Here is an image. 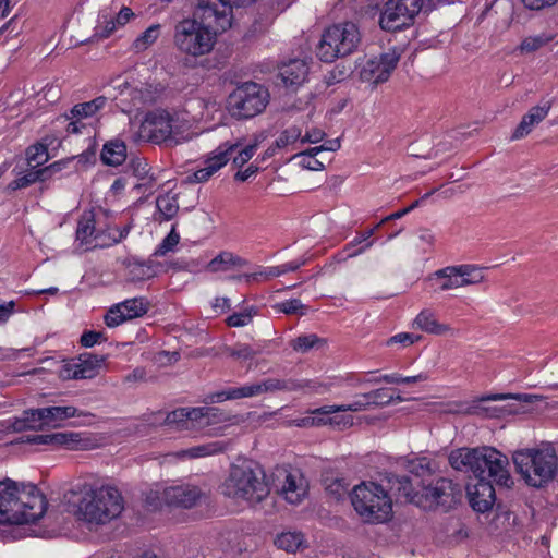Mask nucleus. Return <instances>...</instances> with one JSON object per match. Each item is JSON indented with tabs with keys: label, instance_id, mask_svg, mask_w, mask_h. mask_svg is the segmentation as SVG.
<instances>
[{
	"label": "nucleus",
	"instance_id": "51",
	"mask_svg": "<svg viewBox=\"0 0 558 558\" xmlns=\"http://www.w3.org/2000/svg\"><path fill=\"white\" fill-rule=\"evenodd\" d=\"M140 86V93L143 105H148L155 102L159 96L161 95L163 87L159 84H150V83H137Z\"/></svg>",
	"mask_w": 558,
	"mask_h": 558
},
{
	"label": "nucleus",
	"instance_id": "63",
	"mask_svg": "<svg viewBox=\"0 0 558 558\" xmlns=\"http://www.w3.org/2000/svg\"><path fill=\"white\" fill-rule=\"evenodd\" d=\"M257 150V144L246 145L244 148L238 151L236 156L233 157V165L235 167H243L246 162H248Z\"/></svg>",
	"mask_w": 558,
	"mask_h": 558
},
{
	"label": "nucleus",
	"instance_id": "41",
	"mask_svg": "<svg viewBox=\"0 0 558 558\" xmlns=\"http://www.w3.org/2000/svg\"><path fill=\"white\" fill-rule=\"evenodd\" d=\"M192 408H178L167 413L163 424L178 430L190 432Z\"/></svg>",
	"mask_w": 558,
	"mask_h": 558
},
{
	"label": "nucleus",
	"instance_id": "58",
	"mask_svg": "<svg viewBox=\"0 0 558 558\" xmlns=\"http://www.w3.org/2000/svg\"><path fill=\"white\" fill-rule=\"evenodd\" d=\"M316 155L317 154L312 153V148H311L304 153L296 154L294 156V158L300 159V166L302 168L307 169V170H313V171H320L324 169V163L315 158Z\"/></svg>",
	"mask_w": 558,
	"mask_h": 558
},
{
	"label": "nucleus",
	"instance_id": "23",
	"mask_svg": "<svg viewBox=\"0 0 558 558\" xmlns=\"http://www.w3.org/2000/svg\"><path fill=\"white\" fill-rule=\"evenodd\" d=\"M477 483L468 487V496L471 507L477 512H486L495 501V489L488 480V475L477 476ZM489 480H492L489 477Z\"/></svg>",
	"mask_w": 558,
	"mask_h": 558
},
{
	"label": "nucleus",
	"instance_id": "49",
	"mask_svg": "<svg viewBox=\"0 0 558 558\" xmlns=\"http://www.w3.org/2000/svg\"><path fill=\"white\" fill-rule=\"evenodd\" d=\"M301 135L302 130L296 125H292L280 133L275 142L276 147L281 149L292 146L296 144L298 141L301 142Z\"/></svg>",
	"mask_w": 558,
	"mask_h": 558
},
{
	"label": "nucleus",
	"instance_id": "14",
	"mask_svg": "<svg viewBox=\"0 0 558 558\" xmlns=\"http://www.w3.org/2000/svg\"><path fill=\"white\" fill-rule=\"evenodd\" d=\"M434 277L441 281L440 291L474 286L485 279L484 268L471 264L445 267L435 271Z\"/></svg>",
	"mask_w": 558,
	"mask_h": 558
},
{
	"label": "nucleus",
	"instance_id": "6",
	"mask_svg": "<svg viewBox=\"0 0 558 558\" xmlns=\"http://www.w3.org/2000/svg\"><path fill=\"white\" fill-rule=\"evenodd\" d=\"M517 471L533 487H541L554 478L557 470V453L550 444L518 450L512 457Z\"/></svg>",
	"mask_w": 558,
	"mask_h": 558
},
{
	"label": "nucleus",
	"instance_id": "11",
	"mask_svg": "<svg viewBox=\"0 0 558 558\" xmlns=\"http://www.w3.org/2000/svg\"><path fill=\"white\" fill-rule=\"evenodd\" d=\"M438 3L428 0H388L380 15V27L389 32L399 31L409 26L424 8L432 10Z\"/></svg>",
	"mask_w": 558,
	"mask_h": 558
},
{
	"label": "nucleus",
	"instance_id": "25",
	"mask_svg": "<svg viewBox=\"0 0 558 558\" xmlns=\"http://www.w3.org/2000/svg\"><path fill=\"white\" fill-rule=\"evenodd\" d=\"M307 481L300 472H286L280 493L288 502L300 504L307 495Z\"/></svg>",
	"mask_w": 558,
	"mask_h": 558
},
{
	"label": "nucleus",
	"instance_id": "43",
	"mask_svg": "<svg viewBox=\"0 0 558 558\" xmlns=\"http://www.w3.org/2000/svg\"><path fill=\"white\" fill-rule=\"evenodd\" d=\"M45 171L46 170L34 169V167L31 168L25 173L11 181L7 186V191L14 192L27 187L37 181H45Z\"/></svg>",
	"mask_w": 558,
	"mask_h": 558
},
{
	"label": "nucleus",
	"instance_id": "64",
	"mask_svg": "<svg viewBox=\"0 0 558 558\" xmlns=\"http://www.w3.org/2000/svg\"><path fill=\"white\" fill-rule=\"evenodd\" d=\"M256 385L258 389V396L281 391V379L279 378H266L262 381H257Z\"/></svg>",
	"mask_w": 558,
	"mask_h": 558
},
{
	"label": "nucleus",
	"instance_id": "29",
	"mask_svg": "<svg viewBox=\"0 0 558 558\" xmlns=\"http://www.w3.org/2000/svg\"><path fill=\"white\" fill-rule=\"evenodd\" d=\"M550 104L546 102L543 106H535L523 116L521 122L512 134L513 140H519L530 134L535 125L542 122L550 110Z\"/></svg>",
	"mask_w": 558,
	"mask_h": 558
},
{
	"label": "nucleus",
	"instance_id": "47",
	"mask_svg": "<svg viewBox=\"0 0 558 558\" xmlns=\"http://www.w3.org/2000/svg\"><path fill=\"white\" fill-rule=\"evenodd\" d=\"M550 40L551 37L546 34L531 35L521 41L518 49L524 54L533 53L546 46Z\"/></svg>",
	"mask_w": 558,
	"mask_h": 558
},
{
	"label": "nucleus",
	"instance_id": "37",
	"mask_svg": "<svg viewBox=\"0 0 558 558\" xmlns=\"http://www.w3.org/2000/svg\"><path fill=\"white\" fill-rule=\"evenodd\" d=\"M275 545L287 553H296L306 547L304 535L296 531H287L277 535Z\"/></svg>",
	"mask_w": 558,
	"mask_h": 558
},
{
	"label": "nucleus",
	"instance_id": "54",
	"mask_svg": "<svg viewBox=\"0 0 558 558\" xmlns=\"http://www.w3.org/2000/svg\"><path fill=\"white\" fill-rule=\"evenodd\" d=\"M226 352L229 356L240 361L252 360L258 353L251 345L245 343H238L234 347H227Z\"/></svg>",
	"mask_w": 558,
	"mask_h": 558
},
{
	"label": "nucleus",
	"instance_id": "44",
	"mask_svg": "<svg viewBox=\"0 0 558 558\" xmlns=\"http://www.w3.org/2000/svg\"><path fill=\"white\" fill-rule=\"evenodd\" d=\"M325 345V340L315 333L301 335L290 341V347L299 353H306L312 349H319Z\"/></svg>",
	"mask_w": 558,
	"mask_h": 558
},
{
	"label": "nucleus",
	"instance_id": "38",
	"mask_svg": "<svg viewBox=\"0 0 558 558\" xmlns=\"http://www.w3.org/2000/svg\"><path fill=\"white\" fill-rule=\"evenodd\" d=\"M404 468L409 473L421 478L420 483H425L434 473L433 462L427 457H414L412 459H407Z\"/></svg>",
	"mask_w": 558,
	"mask_h": 558
},
{
	"label": "nucleus",
	"instance_id": "39",
	"mask_svg": "<svg viewBox=\"0 0 558 558\" xmlns=\"http://www.w3.org/2000/svg\"><path fill=\"white\" fill-rule=\"evenodd\" d=\"M108 101L105 96L96 97L95 99L86 102L75 105L70 111V119H86L94 117L101 110Z\"/></svg>",
	"mask_w": 558,
	"mask_h": 558
},
{
	"label": "nucleus",
	"instance_id": "26",
	"mask_svg": "<svg viewBox=\"0 0 558 558\" xmlns=\"http://www.w3.org/2000/svg\"><path fill=\"white\" fill-rule=\"evenodd\" d=\"M308 70L305 60L292 59L279 68V76L286 86H300L305 82Z\"/></svg>",
	"mask_w": 558,
	"mask_h": 558
},
{
	"label": "nucleus",
	"instance_id": "55",
	"mask_svg": "<svg viewBox=\"0 0 558 558\" xmlns=\"http://www.w3.org/2000/svg\"><path fill=\"white\" fill-rule=\"evenodd\" d=\"M274 310L287 315H304L306 313V306L299 299H292L277 303L274 305Z\"/></svg>",
	"mask_w": 558,
	"mask_h": 558
},
{
	"label": "nucleus",
	"instance_id": "18",
	"mask_svg": "<svg viewBox=\"0 0 558 558\" xmlns=\"http://www.w3.org/2000/svg\"><path fill=\"white\" fill-rule=\"evenodd\" d=\"M400 54L392 50L367 60L360 70V78L373 85L386 82L396 69Z\"/></svg>",
	"mask_w": 558,
	"mask_h": 558
},
{
	"label": "nucleus",
	"instance_id": "31",
	"mask_svg": "<svg viewBox=\"0 0 558 558\" xmlns=\"http://www.w3.org/2000/svg\"><path fill=\"white\" fill-rule=\"evenodd\" d=\"M46 417L47 428H57L68 418L90 415L73 405H54L43 408Z\"/></svg>",
	"mask_w": 558,
	"mask_h": 558
},
{
	"label": "nucleus",
	"instance_id": "60",
	"mask_svg": "<svg viewBox=\"0 0 558 558\" xmlns=\"http://www.w3.org/2000/svg\"><path fill=\"white\" fill-rule=\"evenodd\" d=\"M329 427L338 430L347 429L353 426L354 417L347 412H332L330 415Z\"/></svg>",
	"mask_w": 558,
	"mask_h": 558
},
{
	"label": "nucleus",
	"instance_id": "19",
	"mask_svg": "<svg viewBox=\"0 0 558 558\" xmlns=\"http://www.w3.org/2000/svg\"><path fill=\"white\" fill-rule=\"evenodd\" d=\"M421 488L422 507L424 509H432L439 505H445L453 496V484L450 480L438 477L430 483H417Z\"/></svg>",
	"mask_w": 558,
	"mask_h": 558
},
{
	"label": "nucleus",
	"instance_id": "2",
	"mask_svg": "<svg viewBox=\"0 0 558 558\" xmlns=\"http://www.w3.org/2000/svg\"><path fill=\"white\" fill-rule=\"evenodd\" d=\"M47 500L33 484L0 481V524H25L40 519Z\"/></svg>",
	"mask_w": 558,
	"mask_h": 558
},
{
	"label": "nucleus",
	"instance_id": "20",
	"mask_svg": "<svg viewBox=\"0 0 558 558\" xmlns=\"http://www.w3.org/2000/svg\"><path fill=\"white\" fill-rule=\"evenodd\" d=\"M129 229L120 232L119 236H112L109 241H100L101 234L96 229L95 216L92 211L84 213L77 223L76 238L81 243L93 244L94 246L101 245L108 246L112 243H118L120 240L126 236Z\"/></svg>",
	"mask_w": 558,
	"mask_h": 558
},
{
	"label": "nucleus",
	"instance_id": "13",
	"mask_svg": "<svg viewBox=\"0 0 558 558\" xmlns=\"http://www.w3.org/2000/svg\"><path fill=\"white\" fill-rule=\"evenodd\" d=\"M194 16L211 32H215L217 37L232 26L234 19L233 9L229 2L223 0H201Z\"/></svg>",
	"mask_w": 558,
	"mask_h": 558
},
{
	"label": "nucleus",
	"instance_id": "8",
	"mask_svg": "<svg viewBox=\"0 0 558 558\" xmlns=\"http://www.w3.org/2000/svg\"><path fill=\"white\" fill-rule=\"evenodd\" d=\"M216 43V33L195 17L184 19L174 26L173 45L184 56L192 58L207 56L214 50Z\"/></svg>",
	"mask_w": 558,
	"mask_h": 558
},
{
	"label": "nucleus",
	"instance_id": "15",
	"mask_svg": "<svg viewBox=\"0 0 558 558\" xmlns=\"http://www.w3.org/2000/svg\"><path fill=\"white\" fill-rule=\"evenodd\" d=\"M134 17V12L129 7L120 5L112 1L110 5L104 7L97 17L94 28V37L106 39L112 36L118 29L125 26Z\"/></svg>",
	"mask_w": 558,
	"mask_h": 558
},
{
	"label": "nucleus",
	"instance_id": "42",
	"mask_svg": "<svg viewBox=\"0 0 558 558\" xmlns=\"http://www.w3.org/2000/svg\"><path fill=\"white\" fill-rule=\"evenodd\" d=\"M161 25L153 24L141 33L132 43V49L135 52H143L151 47L160 36Z\"/></svg>",
	"mask_w": 558,
	"mask_h": 558
},
{
	"label": "nucleus",
	"instance_id": "59",
	"mask_svg": "<svg viewBox=\"0 0 558 558\" xmlns=\"http://www.w3.org/2000/svg\"><path fill=\"white\" fill-rule=\"evenodd\" d=\"M367 392L361 393L355 397V399L351 403L340 404L337 407L339 412H361L367 410L372 407L371 401L368 400Z\"/></svg>",
	"mask_w": 558,
	"mask_h": 558
},
{
	"label": "nucleus",
	"instance_id": "27",
	"mask_svg": "<svg viewBox=\"0 0 558 558\" xmlns=\"http://www.w3.org/2000/svg\"><path fill=\"white\" fill-rule=\"evenodd\" d=\"M413 325L417 329L430 335L445 336L453 333V329L450 325L439 323L435 312L429 308L422 310L415 317Z\"/></svg>",
	"mask_w": 558,
	"mask_h": 558
},
{
	"label": "nucleus",
	"instance_id": "4",
	"mask_svg": "<svg viewBox=\"0 0 558 558\" xmlns=\"http://www.w3.org/2000/svg\"><path fill=\"white\" fill-rule=\"evenodd\" d=\"M449 463L454 470L470 472L475 477L487 474L500 486L510 487L512 484L507 457L490 447L453 450L449 456Z\"/></svg>",
	"mask_w": 558,
	"mask_h": 558
},
{
	"label": "nucleus",
	"instance_id": "10",
	"mask_svg": "<svg viewBox=\"0 0 558 558\" xmlns=\"http://www.w3.org/2000/svg\"><path fill=\"white\" fill-rule=\"evenodd\" d=\"M268 98L269 94L262 85L248 82L229 95L227 108L236 119H250L266 108Z\"/></svg>",
	"mask_w": 558,
	"mask_h": 558
},
{
	"label": "nucleus",
	"instance_id": "9",
	"mask_svg": "<svg viewBox=\"0 0 558 558\" xmlns=\"http://www.w3.org/2000/svg\"><path fill=\"white\" fill-rule=\"evenodd\" d=\"M361 41L357 26L352 22L339 23L328 27L317 47V57L324 62L352 53Z\"/></svg>",
	"mask_w": 558,
	"mask_h": 558
},
{
	"label": "nucleus",
	"instance_id": "17",
	"mask_svg": "<svg viewBox=\"0 0 558 558\" xmlns=\"http://www.w3.org/2000/svg\"><path fill=\"white\" fill-rule=\"evenodd\" d=\"M240 144L225 142L216 149L205 156L204 166L187 177L191 183L207 182L215 173L223 168L230 160L231 155L238 149Z\"/></svg>",
	"mask_w": 558,
	"mask_h": 558
},
{
	"label": "nucleus",
	"instance_id": "24",
	"mask_svg": "<svg viewBox=\"0 0 558 558\" xmlns=\"http://www.w3.org/2000/svg\"><path fill=\"white\" fill-rule=\"evenodd\" d=\"M34 441L43 445L63 447L69 450H86L89 448L90 440L84 437L83 433L58 432L48 435H38Z\"/></svg>",
	"mask_w": 558,
	"mask_h": 558
},
{
	"label": "nucleus",
	"instance_id": "46",
	"mask_svg": "<svg viewBox=\"0 0 558 558\" xmlns=\"http://www.w3.org/2000/svg\"><path fill=\"white\" fill-rule=\"evenodd\" d=\"M381 225H376L374 228L372 229H368V230H365L364 232H362L360 235H357L356 238H354V240L349 243L345 248H344V252L347 253V257H354L361 253H363L366 248H369L372 245H373V241H369L365 244L364 247H361L359 250H355V246H357L359 244L367 241L374 233L375 231L380 227Z\"/></svg>",
	"mask_w": 558,
	"mask_h": 558
},
{
	"label": "nucleus",
	"instance_id": "61",
	"mask_svg": "<svg viewBox=\"0 0 558 558\" xmlns=\"http://www.w3.org/2000/svg\"><path fill=\"white\" fill-rule=\"evenodd\" d=\"M255 315L253 308L245 310L240 313H234L227 318V325L230 327H244L247 326Z\"/></svg>",
	"mask_w": 558,
	"mask_h": 558
},
{
	"label": "nucleus",
	"instance_id": "1",
	"mask_svg": "<svg viewBox=\"0 0 558 558\" xmlns=\"http://www.w3.org/2000/svg\"><path fill=\"white\" fill-rule=\"evenodd\" d=\"M64 498L77 520L90 525L107 524L124 509L123 497L117 487L96 482L77 483Z\"/></svg>",
	"mask_w": 558,
	"mask_h": 558
},
{
	"label": "nucleus",
	"instance_id": "36",
	"mask_svg": "<svg viewBox=\"0 0 558 558\" xmlns=\"http://www.w3.org/2000/svg\"><path fill=\"white\" fill-rule=\"evenodd\" d=\"M391 489L395 490L400 497H403L407 501L415 504L416 506L422 505L421 489L415 490L411 481L405 476H393L389 480Z\"/></svg>",
	"mask_w": 558,
	"mask_h": 558
},
{
	"label": "nucleus",
	"instance_id": "50",
	"mask_svg": "<svg viewBox=\"0 0 558 558\" xmlns=\"http://www.w3.org/2000/svg\"><path fill=\"white\" fill-rule=\"evenodd\" d=\"M26 157L31 168L43 165L48 159L47 147L44 144H35L27 148Z\"/></svg>",
	"mask_w": 558,
	"mask_h": 558
},
{
	"label": "nucleus",
	"instance_id": "12",
	"mask_svg": "<svg viewBox=\"0 0 558 558\" xmlns=\"http://www.w3.org/2000/svg\"><path fill=\"white\" fill-rule=\"evenodd\" d=\"M191 414L190 432L201 436H221L225 433L226 426L233 425L236 422L235 416H231L218 408H192Z\"/></svg>",
	"mask_w": 558,
	"mask_h": 558
},
{
	"label": "nucleus",
	"instance_id": "16",
	"mask_svg": "<svg viewBox=\"0 0 558 558\" xmlns=\"http://www.w3.org/2000/svg\"><path fill=\"white\" fill-rule=\"evenodd\" d=\"M150 302L144 296L126 299L113 304L104 316L107 327L114 328L125 322L143 317L150 310Z\"/></svg>",
	"mask_w": 558,
	"mask_h": 558
},
{
	"label": "nucleus",
	"instance_id": "62",
	"mask_svg": "<svg viewBox=\"0 0 558 558\" xmlns=\"http://www.w3.org/2000/svg\"><path fill=\"white\" fill-rule=\"evenodd\" d=\"M180 235L175 232L174 227L170 231V233L162 240V242L158 245L155 251V256H163L168 252L172 251L179 243Z\"/></svg>",
	"mask_w": 558,
	"mask_h": 558
},
{
	"label": "nucleus",
	"instance_id": "35",
	"mask_svg": "<svg viewBox=\"0 0 558 558\" xmlns=\"http://www.w3.org/2000/svg\"><path fill=\"white\" fill-rule=\"evenodd\" d=\"M247 265V260L231 252H221L214 257L206 266L210 272H226L234 268H241Z\"/></svg>",
	"mask_w": 558,
	"mask_h": 558
},
{
	"label": "nucleus",
	"instance_id": "33",
	"mask_svg": "<svg viewBox=\"0 0 558 558\" xmlns=\"http://www.w3.org/2000/svg\"><path fill=\"white\" fill-rule=\"evenodd\" d=\"M256 383H248L241 387H231L221 391H217L208 396V400L213 403L223 402L227 400H236L244 398H253L258 396Z\"/></svg>",
	"mask_w": 558,
	"mask_h": 558
},
{
	"label": "nucleus",
	"instance_id": "30",
	"mask_svg": "<svg viewBox=\"0 0 558 558\" xmlns=\"http://www.w3.org/2000/svg\"><path fill=\"white\" fill-rule=\"evenodd\" d=\"M229 445V441H211L177 451L173 456L181 460L205 458L225 452Z\"/></svg>",
	"mask_w": 558,
	"mask_h": 558
},
{
	"label": "nucleus",
	"instance_id": "56",
	"mask_svg": "<svg viewBox=\"0 0 558 558\" xmlns=\"http://www.w3.org/2000/svg\"><path fill=\"white\" fill-rule=\"evenodd\" d=\"M333 384L330 380L304 379V393L323 395L329 392Z\"/></svg>",
	"mask_w": 558,
	"mask_h": 558
},
{
	"label": "nucleus",
	"instance_id": "21",
	"mask_svg": "<svg viewBox=\"0 0 558 558\" xmlns=\"http://www.w3.org/2000/svg\"><path fill=\"white\" fill-rule=\"evenodd\" d=\"M104 362L105 357L100 355H81L77 362L64 366L62 376L65 379H92L99 374Z\"/></svg>",
	"mask_w": 558,
	"mask_h": 558
},
{
	"label": "nucleus",
	"instance_id": "7",
	"mask_svg": "<svg viewBox=\"0 0 558 558\" xmlns=\"http://www.w3.org/2000/svg\"><path fill=\"white\" fill-rule=\"evenodd\" d=\"M351 504L363 521L383 523L392 514V500L377 483L363 482L351 492Z\"/></svg>",
	"mask_w": 558,
	"mask_h": 558
},
{
	"label": "nucleus",
	"instance_id": "45",
	"mask_svg": "<svg viewBox=\"0 0 558 558\" xmlns=\"http://www.w3.org/2000/svg\"><path fill=\"white\" fill-rule=\"evenodd\" d=\"M156 206L160 216L165 220H170L179 210L178 197L175 194L166 193L157 197Z\"/></svg>",
	"mask_w": 558,
	"mask_h": 558
},
{
	"label": "nucleus",
	"instance_id": "34",
	"mask_svg": "<svg viewBox=\"0 0 558 558\" xmlns=\"http://www.w3.org/2000/svg\"><path fill=\"white\" fill-rule=\"evenodd\" d=\"M126 145L121 138L108 141L101 150V160L108 166H120L126 160Z\"/></svg>",
	"mask_w": 558,
	"mask_h": 558
},
{
	"label": "nucleus",
	"instance_id": "32",
	"mask_svg": "<svg viewBox=\"0 0 558 558\" xmlns=\"http://www.w3.org/2000/svg\"><path fill=\"white\" fill-rule=\"evenodd\" d=\"M12 427L16 432L47 428L44 409L39 408L23 411L21 416L15 417Z\"/></svg>",
	"mask_w": 558,
	"mask_h": 558
},
{
	"label": "nucleus",
	"instance_id": "3",
	"mask_svg": "<svg viewBox=\"0 0 558 558\" xmlns=\"http://www.w3.org/2000/svg\"><path fill=\"white\" fill-rule=\"evenodd\" d=\"M123 135L134 143L144 141L173 147L192 140L193 132L190 122L180 113L155 109L145 114L138 129L130 123Z\"/></svg>",
	"mask_w": 558,
	"mask_h": 558
},
{
	"label": "nucleus",
	"instance_id": "28",
	"mask_svg": "<svg viewBox=\"0 0 558 558\" xmlns=\"http://www.w3.org/2000/svg\"><path fill=\"white\" fill-rule=\"evenodd\" d=\"M306 263H307V258L303 256L298 259H294V260H291V262H288V263H284V264L278 265V266L263 268L258 272L243 275L240 278H244L247 282H250L252 280H259V279L269 280L271 278L280 277L288 272L296 271L302 266H304Z\"/></svg>",
	"mask_w": 558,
	"mask_h": 558
},
{
	"label": "nucleus",
	"instance_id": "48",
	"mask_svg": "<svg viewBox=\"0 0 558 558\" xmlns=\"http://www.w3.org/2000/svg\"><path fill=\"white\" fill-rule=\"evenodd\" d=\"M129 276L132 281H143L153 278L156 272L153 266L146 262H133L128 266Z\"/></svg>",
	"mask_w": 558,
	"mask_h": 558
},
{
	"label": "nucleus",
	"instance_id": "52",
	"mask_svg": "<svg viewBox=\"0 0 558 558\" xmlns=\"http://www.w3.org/2000/svg\"><path fill=\"white\" fill-rule=\"evenodd\" d=\"M338 405H323L320 408H316L311 410V414L313 415L314 426L323 427L329 426V420L332 412H339L337 409Z\"/></svg>",
	"mask_w": 558,
	"mask_h": 558
},
{
	"label": "nucleus",
	"instance_id": "22",
	"mask_svg": "<svg viewBox=\"0 0 558 558\" xmlns=\"http://www.w3.org/2000/svg\"><path fill=\"white\" fill-rule=\"evenodd\" d=\"M204 493L193 485L170 486L162 490V500L169 506L191 508L202 498Z\"/></svg>",
	"mask_w": 558,
	"mask_h": 558
},
{
	"label": "nucleus",
	"instance_id": "40",
	"mask_svg": "<svg viewBox=\"0 0 558 558\" xmlns=\"http://www.w3.org/2000/svg\"><path fill=\"white\" fill-rule=\"evenodd\" d=\"M119 90L120 96L122 97L121 102H128L129 107L123 108V110H132V109H140L143 105L142 98L140 93V86L137 83H129L124 82L122 84L116 85V87Z\"/></svg>",
	"mask_w": 558,
	"mask_h": 558
},
{
	"label": "nucleus",
	"instance_id": "5",
	"mask_svg": "<svg viewBox=\"0 0 558 558\" xmlns=\"http://www.w3.org/2000/svg\"><path fill=\"white\" fill-rule=\"evenodd\" d=\"M220 488L226 497L247 504L260 502L270 492L263 469L247 459H240L231 464Z\"/></svg>",
	"mask_w": 558,
	"mask_h": 558
},
{
	"label": "nucleus",
	"instance_id": "57",
	"mask_svg": "<svg viewBox=\"0 0 558 558\" xmlns=\"http://www.w3.org/2000/svg\"><path fill=\"white\" fill-rule=\"evenodd\" d=\"M421 340V336L410 333V332H400L397 333L386 340L387 347L399 345L400 348H408L415 342Z\"/></svg>",
	"mask_w": 558,
	"mask_h": 558
},
{
	"label": "nucleus",
	"instance_id": "53",
	"mask_svg": "<svg viewBox=\"0 0 558 558\" xmlns=\"http://www.w3.org/2000/svg\"><path fill=\"white\" fill-rule=\"evenodd\" d=\"M368 400L371 401L372 405H386L391 403L392 401H403V398L400 396H397L396 398L389 393L388 389H376L367 392Z\"/></svg>",
	"mask_w": 558,
	"mask_h": 558
}]
</instances>
